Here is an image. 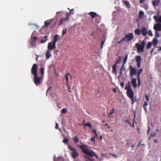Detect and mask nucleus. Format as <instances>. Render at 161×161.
Instances as JSON below:
<instances>
[{
    "label": "nucleus",
    "mask_w": 161,
    "mask_h": 161,
    "mask_svg": "<svg viewBox=\"0 0 161 161\" xmlns=\"http://www.w3.org/2000/svg\"><path fill=\"white\" fill-rule=\"evenodd\" d=\"M38 67L37 64H33L31 69V74L34 76V83L37 86L40 84L41 82L42 77H38L37 76Z\"/></svg>",
    "instance_id": "obj_1"
},
{
    "label": "nucleus",
    "mask_w": 161,
    "mask_h": 161,
    "mask_svg": "<svg viewBox=\"0 0 161 161\" xmlns=\"http://www.w3.org/2000/svg\"><path fill=\"white\" fill-rule=\"evenodd\" d=\"M78 147L81 149L83 153L87 155L92 157L94 156H97L93 152H91L89 151L86 145L83 144L82 145H79Z\"/></svg>",
    "instance_id": "obj_2"
},
{
    "label": "nucleus",
    "mask_w": 161,
    "mask_h": 161,
    "mask_svg": "<svg viewBox=\"0 0 161 161\" xmlns=\"http://www.w3.org/2000/svg\"><path fill=\"white\" fill-rule=\"evenodd\" d=\"M121 61V58L120 57H119V58L116 60L115 64H114L112 67L113 69L112 72L114 74L116 75H117V71L116 70V66L118 64L120 63Z\"/></svg>",
    "instance_id": "obj_3"
},
{
    "label": "nucleus",
    "mask_w": 161,
    "mask_h": 161,
    "mask_svg": "<svg viewBox=\"0 0 161 161\" xmlns=\"http://www.w3.org/2000/svg\"><path fill=\"white\" fill-rule=\"evenodd\" d=\"M125 90H127L126 94L127 96L131 98V86L130 81L126 83L125 87Z\"/></svg>",
    "instance_id": "obj_4"
},
{
    "label": "nucleus",
    "mask_w": 161,
    "mask_h": 161,
    "mask_svg": "<svg viewBox=\"0 0 161 161\" xmlns=\"http://www.w3.org/2000/svg\"><path fill=\"white\" fill-rule=\"evenodd\" d=\"M68 147L69 149L71 151V154L73 158H75L78 156V153L75 148H73L70 146H69Z\"/></svg>",
    "instance_id": "obj_5"
},
{
    "label": "nucleus",
    "mask_w": 161,
    "mask_h": 161,
    "mask_svg": "<svg viewBox=\"0 0 161 161\" xmlns=\"http://www.w3.org/2000/svg\"><path fill=\"white\" fill-rule=\"evenodd\" d=\"M131 40V33H129L128 35H126V36L121 39L118 42V44H121L123 41L129 42Z\"/></svg>",
    "instance_id": "obj_6"
},
{
    "label": "nucleus",
    "mask_w": 161,
    "mask_h": 161,
    "mask_svg": "<svg viewBox=\"0 0 161 161\" xmlns=\"http://www.w3.org/2000/svg\"><path fill=\"white\" fill-rule=\"evenodd\" d=\"M47 48L48 50L51 51L53 49H55L56 48V44L53 42H50L48 44Z\"/></svg>",
    "instance_id": "obj_7"
},
{
    "label": "nucleus",
    "mask_w": 161,
    "mask_h": 161,
    "mask_svg": "<svg viewBox=\"0 0 161 161\" xmlns=\"http://www.w3.org/2000/svg\"><path fill=\"white\" fill-rule=\"evenodd\" d=\"M124 64H123L121 66V68L120 69V72H119V74L120 75H119L118 77L117 78L119 80V81H120V78L121 77V75H123V71H125V69L124 68Z\"/></svg>",
    "instance_id": "obj_8"
},
{
    "label": "nucleus",
    "mask_w": 161,
    "mask_h": 161,
    "mask_svg": "<svg viewBox=\"0 0 161 161\" xmlns=\"http://www.w3.org/2000/svg\"><path fill=\"white\" fill-rule=\"evenodd\" d=\"M135 46L137 48L138 52H142L144 50V48L140 44L137 43L135 44Z\"/></svg>",
    "instance_id": "obj_9"
},
{
    "label": "nucleus",
    "mask_w": 161,
    "mask_h": 161,
    "mask_svg": "<svg viewBox=\"0 0 161 161\" xmlns=\"http://www.w3.org/2000/svg\"><path fill=\"white\" fill-rule=\"evenodd\" d=\"M153 28L156 31H161V24L158 23L155 25H154Z\"/></svg>",
    "instance_id": "obj_10"
},
{
    "label": "nucleus",
    "mask_w": 161,
    "mask_h": 161,
    "mask_svg": "<svg viewBox=\"0 0 161 161\" xmlns=\"http://www.w3.org/2000/svg\"><path fill=\"white\" fill-rule=\"evenodd\" d=\"M136 61L137 62V65L138 68L140 66V62L142 60V58L141 56H136L135 57Z\"/></svg>",
    "instance_id": "obj_11"
},
{
    "label": "nucleus",
    "mask_w": 161,
    "mask_h": 161,
    "mask_svg": "<svg viewBox=\"0 0 161 161\" xmlns=\"http://www.w3.org/2000/svg\"><path fill=\"white\" fill-rule=\"evenodd\" d=\"M37 39V37L36 36H31V45L33 47H35L36 45V41Z\"/></svg>",
    "instance_id": "obj_12"
},
{
    "label": "nucleus",
    "mask_w": 161,
    "mask_h": 161,
    "mask_svg": "<svg viewBox=\"0 0 161 161\" xmlns=\"http://www.w3.org/2000/svg\"><path fill=\"white\" fill-rule=\"evenodd\" d=\"M92 18L94 19L95 17L99 16V15H97V14L95 12H91L88 13Z\"/></svg>",
    "instance_id": "obj_13"
},
{
    "label": "nucleus",
    "mask_w": 161,
    "mask_h": 161,
    "mask_svg": "<svg viewBox=\"0 0 161 161\" xmlns=\"http://www.w3.org/2000/svg\"><path fill=\"white\" fill-rule=\"evenodd\" d=\"M68 20V19H67L66 18H62L59 21V22H58L59 25H60L64 24V22H65L66 21H67Z\"/></svg>",
    "instance_id": "obj_14"
},
{
    "label": "nucleus",
    "mask_w": 161,
    "mask_h": 161,
    "mask_svg": "<svg viewBox=\"0 0 161 161\" xmlns=\"http://www.w3.org/2000/svg\"><path fill=\"white\" fill-rule=\"evenodd\" d=\"M153 18L156 22L161 23V16H154Z\"/></svg>",
    "instance_id": "obj_15"
},
{
    "label": "nucleus",
    "mask_w": 161,
    "mask_h": 161,
    "mask_svg": "<svg viewBox=\"0 0 161 161\" xmlns=\"http://www.w3.org/2000/svg\"><path fill=\"white\" fill-rule=\"evenodd\" d=\"M58 36L56 34L54 36V38L53 42L56 44V42L58 41Z\"/></svg>",
    "instance_id": "obj_16"
},
{
    "label": "nucleus",
    "mask_w": 161,
    "mask_h": 161,
    "mask_svg": "<svg viewBox=\"0 0 161 161\" xmlns=\"http://www.w3.org/2000/svg\"><path fill=\"white\" fill-rule=\"evenodd\" d=\"M142 70H143L142 69H140L139 70L138 72V85H140V74L142 72Z\"/></svg>",
    "instance_id": "obj_17"
},
{
    "label": "nucleus",
    "mask_w": 161,
    "mask_h": 161,
    "mask_svg": "<svg viewBox=\"0 0 161 161\" xmlns=\"http://www.w3.org/2000/svg\"><path fill=\"white\" fill-rule=\"evenodd\" d=\"M142 35L145 36H146L147 33V30L145 27H143L142 30Z\"/></svg>",
    "instance_id": "obj_18"
},
{
    "label": "nucleus",
    "mask_w": 161,
    "mask_h": 161,
    "mask_svg": "<svg viewBox=\"0 0 161 161\" xmlns=\"http://www.w3.org/2000/svg\"><path fill=\"white\" fill-rule=\"evenodd\" d=\"M159 2L160 1L159 0H154L153 1V5L154 7H156L158 5Z\"/></svg>",
    "instance_id": "obj_19"
},
{
    "label": "nucleus",
    "mask_w": 161,
    "mask_h": 161,
    "mask_svg": "<svg viewBox=\"0 0 161 161\" xmlns=\"http://www.w3.org/2000/svg\"><path fill=\"white\" fill-rule=\"evenodd\" d=\"M136 78H133L131 80V83L132 84L133 86L134 87H137L136 85Z\"/></svg>",
    "instance_id": "obj_20"
},
{
    "label": "nucleus",
    "mask_w": 161,
    "mask_h": 161,
    "mask_svg": "<svg viewBox=\"0 0 161 161\" xmlns=\"http://www.w3.org/2000/svg\"><path fill=\"white\" fill-rule=\"evenodd\" d=\"M51 51L47 50L46 53V58L48 59L51 56Z\"/></svg>",
    "instance_id": "obj_21"
},
{
    "label": "nucleus",
    "mask_w": 161,
    "mask_h": 161,
    "mask_svg": "<svg viewBox=\"0 0 161 161\" xmlns=\"http://www.w3.org/2000/svg\"><path fill=\"white\" fill-rule=\"evenodd\" d=\"M51 20H50L49 19L47 20L44 22V25L46 27H48L51 24Z\"/></svg>",
    "instance_id": "obj_22"
},
{
    "label": "nucleus",
    "mask_w": 161,
    "mask_h": 161,
    "mask_svg": "<svg viewBox=\"0 0 161 161\" xmlns=\"http://www.w3.org/2000/svg\"><path fill=\"white\" fill-rule=\"evenodd\" d=\"M72 140L75 143H76L79 141V139L76 136L72 137Z\"/></svg>",
    "instance_id": "obj_23"
},
{
    "label": "nucleus",
    "mask_w": 161,
    "mask_h": 161,
    "mask_svg": "<svg viewBox=\"0 0 161 161\" xmlns=\"http://www.w3.org/2000/svg\"><path fill=\"white\" fill-rule=\"evenodd\" d=\"M158 41L157 39L156 38H155L153 41V44L154 45V46L155 47L158 43Z\"/></svg>",
    "instance_id": "obj_24"
},
{
    "label": "nucleus",
    "mask_w": 161,
    "mask_h": 161,
    "mask_svg": "<svg viewBox=\"0 0 161 161\" xmlns=\"http://www.w3.org/2000/svg\"><path fill=\"white\" fill-rule=\"evenodd\" d=\"M115 111V109L113 108L112 109L111 111L108 114V116L109 117H111L112 115L114 113Z\"/></svg>",
    "instance_id": "obj_25"
},
{
    "label": "nucleus",
    "mask_w": 161,
    "mask_h": 161,
    "mask_svg": "<svg viewBox=\"0 0 161 161\" xmlns=\"http://www.w3.org/2000/svg\"><path fill=\"white\" fill-rule=\"evenodd\" d=\"M136 69L135 68H131V75H136Z\"/></svg>",
    "instance_id": "obj_26"
},
{
    "label": "nucleus",
    "mask_w": 161,
    "mask_h": 161,
    "mask_svg": "<svg viewBox=\"0 0 161 161\" xmlns=\"http://www.w3.org/2000/svg\"><path fill=\"white\" fill-rule=\"evenodd\" d=\"M124 4L128 8H130V5L129 2L128 1H124Z\"/></svg>",
    "instance_id": "obj_27"
},
{
    "label": "nucleus",
    "mask_w": 161,
    "mask_h": 161,
    "mask_svg": "<svg viewBox=\"0 0 161 161\" xmlns=\"http://www.w3.org/2000/svg\"><path fill=\"white\" fill-rule=\"evenodd\" d=\"M47 36H45L43 37V40H42L41 41V43H43L45 42L47 40Z\"/></svg>",
    "instance_id": "obj_28"
},
{
    "label": "nucleus",
    "mask_w": 161,
    "mask_h": 161,
    "mask_svg": "<svg viewBox=\"0 0 161 161\" xmlns=\"http://www.w3.org/2000/svg\"><path fill=\"white\" fill-rule=\"evenodd\" d=\"M69 75L70 76V77H71V75L69 73H68L67 74H66V75L65 76V79L66 80V82H68L69 79H68V77Z\"/></svg>",
    "instance_id": "obj_29"
},
{
    "label": "nucleus",
    "mask_w": 161,
    "mask_h": 161,
    "mask_svg": "<svg viewBox=\"0 0 161 161\" xmlns=\"http://www.w3.org/2000/svg\"><path fill=\"white\" fill-rule=\"evenodd\" d=\"M144 14V12L142 11H140L139 12V16L140 18L143 17Z\"/></svg>",
    "instance_id": "obj_30"
},
{
    "label": "nucleus",
    "mask_w": 161,
    "mask_h": 161,
    "mask_svg": "<svg viewBox=\"0 0 161 161\" xmlns=\"http://www.w3.org/2000/svg\"><path fill=\"white\" fill-rule=\"evenodd\" d=\"M131 100L133 102H135L136 100V98H133V92L131 90Z\"/></svg>",
    "instance_id": "obj_31"
},
{
    "label": "nucleus",
    "mask_w": 161,
    "mask_h": 161,
    "mask_svg": "<svg viewBox=\"0 0 161 161\" xmlns=\"http://www.w3.org/2000/svg\"><path fill=\"white\" fill-rule=\"evenodd\" d=\"M83 124H85V126H88L90 128H92V127L91 123L89 122H88L86 124H85L84 123H83Z\"/></svg>",
    "instance_id": "obj_32"
},
{
    "label": "nucleus",
    "mask_w": 161,
    "mask_h": 161,
    "mask_svg": "<svg viewBox=\"0 0 161 161\" xmlns=\"http://www.w3.org/2000/svg\"><path fill=\"white\" fill-rule=\"evenodd\" d=\"M67 111V110L65 108H64L62 109L61 111V112L62 114H65Z\"/></svg>",
    "instance_id": "obj_33"
},
{
    "label": "nucleus",
    "mask_w": 161,
    "mask_h": 161,
    "mask_svg": "<svg viewBox=\"0 0 161 161\" xmlns=\"http://www.w3.org/2000/svg\"><path fill=\"white\" fill-rule=\"evenodd\" d=\"M147 103L146 102H145L144 103L143 105V107L145 111H147L146 106L147 105Z\"/></svg>",
    "instance_id": "obj_34"
},
{
    "label": "nucleus",
    "mask_w": 161,
    "mask_h": 161,
    "mask_svg": "<svg viewBox=\"0 0 161 161\" xmlns=\"http://www.w3.org/2000/svg\"><path fill=\"white\" fill-rule=\"evenodd\" d=\"M44 68H42L41 69L40 72L42 76H43L44 75Z\"/></svg>",
    "instance_id": "obj_35"
},
{
    "label": "nucleus",
    "mask_w": 161,
    "mask_h": 161,
    "mask_svg": "<svg viewBox=\"0 0 161 161\" xmlns=\"http://www.w3.org/2000/svg\"><path fill=\"white\" fill-rule=\"evenodd\" d=\"M152 45V43L151 42H148L147 44V49H149Z\"/></svg>",
    "instance_id": "obj_36"
},
{
    "label": "nucleus",
    "mask_w": 161,
    "mask_h": 161,
    "mask_svg": "<svg viewBox=\"0 0 161 161\" xmlns=\"http://www.w3.org/2000/svg\"><path fill=\"white\" fill-rule=\"evenodd\" d=\"M72 14H71V13L70 12H69V13H67L66 14V18L68 20L69 19V17L71 16V15Z\"/></svg>",
    "instance_id": "obj_37"
},
{
    "label": "nucleus",
    "mask_w": 161,
    "mask_h": 161,
    "mask_svg": "<svg viewBox=\"0 0 161 161\" xmlns=\"http://www.w3.org/2000/svg\"><path fill=\"white\" fill-rule=\"evenodd\" d=\"M135 33L136 34L138 35L140 34L141 32L139 30L136 29L135 31Z\"/></svg>",
    "instance_id": "obj_38"
},
{
    "label": "nucleus",
    "mask_w": 161,
    "mask_h": 161,
    "mask_svg": "<svg viewBox=\"0 0 161 161\" xmlns=\"http://www.w3.org/2000/svg\"><path fill=\"white\" fill-rule=\"evenodd\" d=\"M127 58H128V56L127 55H126L125 56L124 59V60H123V62H124V64H125L126 61H127Z\"/></svg>",
    "instance_id": "obj_39"
},
{
    "label": "nucleus",
    "mask_w": 161,
    "mask_h": 161,
    "mask_svg": "<svg viewBox=\"0 0 161 161\" xmlns=\"http://www.w3.org/2000/svg\"><path fill=\"white\" fill-rule=\"evenodd\" d=\"M68 140L67 138H64L63 140V142L66 144H68Z\"/></svg>",
    "instance_id": "obj_40"
},
{
    "label": "nucleus",
    "mask_w": 161,
    "mask_h": 161,
    "mask_svg": "<svg viewBox=\"0 0 161 161\" xmlns=\"http://www.w3.org/2000/svg\"><path fill=\"white\" fill-rule=\"evenodd\" d=\"M148 33L149 34V36H153V34L152 32V31L150 30H149L148 31Z\"/></svg>",
    "instance_id": "obj_41"
},
{
    "label": "nucleus",
    "mask_w": 161,
    "mask_h": 161,
    "mask_svg": "<svg viewBox=\"0 0 161 161\" xmlns=\"http://www.w3.org/2000/svg\"><path fill=\"white\" fill-rule=\"evenodd\" d=\"M105 40H103V41H102L101 42V49H102L103 48V45L104 44V42H105Z\"/></svg>",
    "instance_id": "obj_42"
},
{
    "label": "nucleus",
    "mask_w": 161,
    "mask_h": 161,
    "mask_svg": "<svg viewBox=\"0 0 161 161\" xmlns=\"http://www.w3.org/2000/svg\"><path fill=\"white\" fill-rule=\"evenodd\" d=\"M67 30L65 29V30H63L62 31V34L63 35H64L66 32Z\"/></svg>",
    "instance_id": "obj_43"
},
{
    "label": "nucleus",
    "mask_w": 161,
    "mask_h": 161,
    "mask_svg": "<svg viewBox=\"0 0 161 161\" xmlns=\"http://www.w3.org/2000/svg\"><path fill=\"white\" fill-rule=\"evenodd\" d=\"M142 45H141V46H142V47L144 48V47H145V45L146 44V43L145 42H144V41H143L142 43Z\"/></svg>",
    "instance_id": "obj_44"
},
{
    "label": "nucleus",
    "mask_w": 161,
    "mask_h": 161,
    "mask_svg": "<svg viewBox=\"0 0 161 161\" xmlns=\"http://www.w3.org/2000/svg\"><path fill=\"white\" fill-rule=\"evenodd\" d=\"M58 124L57 123H56V125L55 126V128L56 129H58L60 130V129L58 128Z\"/></svg>",
    "instance_id": "obj_45"
},
{
    "label": "nucleus",
    "mask_w": 161,
    "mask_h": 161,
    "mask_svg": "<svg viewBox=\"0 0 161 161\" xmlns=\"http://www.w3.org/2000/svg\"><path fill=\"white\" fill-rule=\"evenodd\" d=\"M155 36L156 37H159V34L158 33L157 31H156L155 32Z\"/></svg>",
    "instance_id": "obj_46"
},
{
    "label": "nucleus",
    "mask_w": 161,
    "mask_h": 161,
    "mask_svg": "<svg viewBox=\"0 0 161 161\" xmlns=\"http://www.w3.org/2000/svg\"><path fill=\"white\" fill-rule=\"evenodd\" d=\"M125 122L129 124L130 125H131V123L130 119L126 120Z\"/></svg>",
    "instance_id": "obj_47"
},
{
    "label": "nucleus",
    "mask_w": 161,
    "mask_h": 161,
    "mask_svg": "<svg viewBox=\"0 0 161 161\" xmlns=\"http://www.w3.org/2000/svg\"><path fill=\"white\" fill-rule=\"evenodd\" d=\"M120 86L123 88L124 87V83L123 82H121L120 84Z\"/></svg>",
    "instance_id": "obj_48"
},
{
    "label": "nucleus",
    "mask_w": 161,
    "mask_h": 161,
    "mask_svg": "<svg viewBox=\"0 0 161 161\" xmlns=\"http://www.w3.org/2000/svg\"><path fill=\"white\" fill-rule=\"evenodd\" d=\"M52 87H49L48 88V89L46 91V95H47V93L49 92L50 90V89Z\"/></svg>",
    "instance_id": "obj_49"
},
{
    "label": "nucleus",
    "mask_w": 161,
    "mask_h": 161,
    "mask_svg": "<svg viewBox=\"0 0 161 161\" xmlns=\"http://www.w3.org/2000/svg\"><path fill=\"white\" fill-rule=\"evenodd\" d=\"M105 126L106 127H107L108 129H110V126L108 125L107 124H106L105 125Z\"/></svg>",
    "instance_id": "obj_50"
},
{
    "label": "nucleus",
    "mask_w": 161,
    "mask_h": 161,
    "mask_svg": "<svg viewBox=\"0 0 161 161\" xmlns=\"http://www.w3.org/2000/svg\"><path fill=\"white\" fill-rule=\"evenodd\" d=\"M73 10H74V9H72L70 10L69 12L71 13V14H74V12H72Z\"/></svg>",
    "instance_id": "obj_51"
},
{
    "label": "nucleus",
    "mask_w": 161,
    "mask_h": 161,
    "mask_svg": "<svg viewBox=\"0 0 161 161\" xmlns=\"http://www.w3.org/2000/svg\"><path fill=\"white\" fill-rule=\"evenodd\" d=\"M68 91H69V92H71V88L70 87V86H68Z\"/></svg>",
    "instance_id": "obj_52"
},
{
    "label": "nucleus",
    "mask_w": 161,
    "mask_h": 161,
    "mask_svg": "<svg viewBox=\"0 0 161 161\" xmlns=\"http://www.w3.org/2000/svg\"><path fill=\"white\" fill-rule=\"evenodd\" d=\"M146 98V99L147 101H148L149 100V98H148V96L146 94L145 95Z\"/></svg>",
    "instance_id": "obj_53"
},
{
    "label": "nucleus",
    "mask_w": 161,
    "mask_h": 161,
    "mask_svg": "<svg viewBox=\"0 0 161 161\" xmlns=\"http://www.w3.org/2000/svg\"><path fill=\"white\" fill-rule=\"evenodd\" d=\"M129 69L130 71L129 74L130 75H131V65H130L129 67Z\"/></svg>",
    "instance_id": "obj_54"
},
{
    "label": "nucleus",
    "mask_w": 161,
    "mask_h": 161,
    "mask_svg": "<svg viewBox=\"0 0 161 161\" xmlns=\"http://www.w3.org/2000/svg\"><path fill=\"white\" fill-rule=\"evenodd\" d=\"M156 135V134L155 133H152L151 134V136H153V137L155 136Z\"/></svg>",
    "instance_id": "obj_55"
},
{
    "label": "nucleus",
    "mask_w": 161,
    "mask_h": 161,
    "mask_svg": "<svg viewBox=\"0 0 161 161\" xmlns=\"http://www.w3.org/2000/svg\"><path fill=\"white\" fill-rule=\"evenodd\" d=\"M95 137H92V138H91V140L92 141H95Z\"/></svg>",
    "instance_id": "obj_56"
},
{
    "label": "nucleus",
    "mask_w": 161,
    "mask_h": 161,
    "mask_svg": "<svg viewBox=\"0 0 161 161\" xmlns=\"http://www.w3.org/2000/svg\"><path fill=\"white\" fill-rule=\"evenodd\" d=\"M145 0H140V2L141 3H143Z\"/></svg>",
    "instance_id": "obj_57"
},
{
    "label": "nucleus",
    "mask_w": 161,
    "mask_h": 161,
    "mask_svg": "<svg viewBox=\"0 0 161 161\" xmlns=\"http://www.w3.org/2000/svg\"><path fill=\"white\" fill-rule=\"evenodd\" d=\"M111 155H112V156H114V157H117V155H114V154H113V153H111Z\"/></svg>",
    "instance_id": "obj_58"
},
{
    "label": "nucleus",
    "mask_w": 161,
    "mask_h": 161,
    "mask_svg": "<svg viewBox=\"0 0 161 161\" xmlns=\"http://www.w3.org/2000/svg\"><path fill=\"white\" fill-rule=\"evenodd\" d=\"M93 132H94L95 133L96 135H97V133H96V130H93Z\"/></svg>",
    "instance_id": "obj_59"
},
{
    "label": "nucleus",
    "mask_w": 161,
    "mask_h": 161,
    "mask_svg": "<svg viewBox=\"0 0 161 161\" xmlns=\"http://www.w3.org/2000/svg\"><path fill=\"white\" fill-rule=\"evenodd\" d=\"M158 52L159 51L161 50V47H158Z\"/></svg>",
    "instance_id": "obj_60"
},
{
    "label": "nucleus",
    "mask_w": 161,
    "mask_h": 161,
    "mask_svg": "<svg viewBox=\"0 0 161 161\" xmlns=\"http://www.w3.org/2000/svg\"><path fill=\"white\" fill-rule=\"evenodd\" d=\"M154 50V49L153 48V49H152L151 51V53H152L153 51V50Z\"/></svg>",
    "instance_id": "obj_61"
},
{
    "label": "nucleus",
    "mask_w": 161,
    "mask_h": 161,
    "mask_svg": "<svg viewBox=\"0 0 161 161\" xmlns=\"http://www.w3.org/2000/svg\"><path fill=\"white\" fill-rule=\"evenodd\" d=\"M133 37H133V34L132 33H131V40L133 38Z\"/></svg>",
    "instance_id": "obj_62"
},
{
    "label": "nucleus",
    "mask_w": 161,
    "mask_h": 161,
    "mask_svg": "<svg viewBox=\"0 0 161 161\" xmlns=\"http://www.w3.org/2000/svg\"><path fill=\"white\" fill-rule=\"evenodd\" d=\"M66 84L67 86L68 87V86H69V85L68 84V82H66Z\"/></svg>",
    "instance_id": "obj_63"
},
{
    "label": "nucleus",
    "mask_w": 161,
    "mask_h": 161,
    "mask_svg": "<svg viewBox=\"0 0 161 161\" xmlns=\"http://www.w3.org/2000/svg\"><path fill=\"white\" fill-rule=\"evenodd\" d=\"M62 13V12H61V11L58 12H57L56 14H59V13Z\"/></svg>",
    "instance_id": "obj_64"
}]
</instances>
